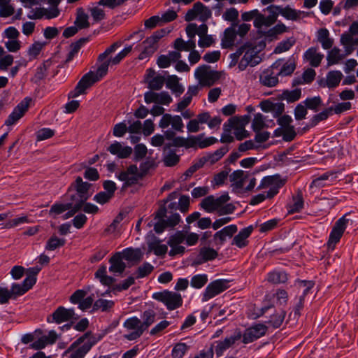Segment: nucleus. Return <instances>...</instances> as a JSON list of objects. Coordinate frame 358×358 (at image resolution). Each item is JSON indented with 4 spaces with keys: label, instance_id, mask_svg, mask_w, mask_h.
Masks as SVG:
<instances>
[{
    "label": "nucleus",
    "instance_id": "f257e3e1",
    "mask_svg": "<svg viewBox=\"0 0 358 358\" xmlns=\"http://www.w3.org/2000/svg\"><path fill=\"white\" fill-rule=\"evenodd\" d=\"M157 314L152 310H148L143 313L141 319L132 317L125 320L123 326L127 330L131 331L129 334H124V337L128 341H134L141 336L143 332L155 322Z\"/></svg>",
    "mask_w": 358,
    "mask_h": 358
},
{
    "label": "nucleus",
    "instance_id": "f03ea898",
    "mask_svg": "<svg viewBox=\"0 0 358 358\" xmlns=\"http://www.w3.org/2000/svg\"><path fill=\"white\" fill-rule=\"evenodd\" d=\"M91 186L90 183L84 182L80 176H78L68 189V196L70 201L83 206L92 195L90 192Z\"/></svg>",
    "mask_w": 358,
    "mask_h": 358
},
{
    "label": "nucleus",
    "instance_id": "7ed1b4c3",
    "mask_svg": "<svg viewBox=\"0 0 358 358\" xmlns=\"http://www.w3.org/2000/svg\"><path fill=\"white\" fill-rule=\"evenodd\" d=\"M264 11H267L269 13L268 15V20L269 27L273 25L276 21L278 15H281L287 20H290L293 21L298 20L304 16L308 15V13L301 10H296L294 8H290L289 6L282 7L280 6L271 5L264 9Z\"/></svg>",
    "mask_w": 358,
    "mask_h": 358
},
{
    "label": "nucleus",
    "instance_id": "20e7f679",
    "mask_svg": "<svg viewBox=\"0 0 358 358\" xmlns=\"http://www.w3.org/2000/svg\"><path fill=\"white\" fill-rule=\"evenodd\" d=\"M171 30L161 29L155 31L150 37H148L143 43V50L138 55L141 60L145 59L152 55L159 48V41L161 38L169 34Z\"/></svg>",
    "mask_w": 358,
    "mask_h": 358
},
{
    "label": "nucleus",
    "instance_id": "39448f33",
    "mask_svg": "<svg viewBox=\"0 0 358 358\" xmlns=\"http://www.w3.org/2000/svg\"><path fill=\"white\" fill-rule=\"evenodd\" d=\"M194 77L201 87H210L220 78V73L212 70L210 66L203 64L195 70Z\"/></svg>",
    "mask_w": 358,
    "mask_h": 358
},
{
    "label": "nucleus",
    "instance_id": "423d86ee",
    "mask_svg": "<svg viewBox=\"0 0 358 358\" xmlns=\"http://www.w3.org/2000/svg\"><path fill=\"white\" fill-rule=\"evenodd\" d=\"M152 298L163 303L169 310L178 308L182 304L181 294L169 290L155 292L152 294Z\"/></svg>",
    "mask_w": 358,
    "mask_h": 358
},
{
    "label": "nucleus",
    "instance_id": "0eeeda50",
    "mask_svg": "<svg viewBox=\"0 0 358 358\" xmlns=\"http://www.w3.org/2000/svg\"><path fill=\"white\" fill-rule=\"evenodd\" d=\"M285 184V181L279 175L268 176L263 178L257 189L269 188L267 192V197L272 198L278 193L279 189Z\"/></svg>",
    "mask_w": 358,
    "mask_h": 358
},
{
    "label": "nucleus",
    "instance_id": "6e6552de",
    "mask_svg": "<svg viewBox=\"0 0 358 358\" xmlns=\"http://www.w3.org/2000/svg\"><path fill=\"white\" fill-rule=\"evenodd\" d=\"M229 281L225 279L215 280L208 285L202 295V301L206 302L229 288Z\"/></svg>",
    "mask_w": 358,
    "mask_h": 358
},
{
    "label": "nucleus",
    "instance_id": "1a4fd4ad",
    "mask_svg": "<svg viewBox=\"0 0 358 358\" xmlns=\"http://www.w3.org/2000/svg\"><path fill=\"white\" fill-rule=\"evenodd\" d=\"M97 82V78L94 76L93 71L85 73L78 83L75 89L69 94V98H76L80 94H85L87 89Z\"/></svg>",
    "mask_w": 358,
    "mask_h": 358
},
{
    "label": "nucleus",
    "instance_id": "9d476101",
    "mask_svg": "<svg viewBox=\"0 0 358 358\" xmlns=\"http://www.w3.org/2000/svg\"><path fill=\"white\" fill-rule=\"evenodd\" d=\"M348 222V220L345 218V216L342 217L336 222L327 242L329 249H334L336 244L342 237L346 229Z\"/></svg>",
    "mask_w": 358,
    "mask_h": 358
},
{
    "label": "nucleus",
    "instance_id": "9b49d317",
    "mask_svg": "<svg viewBox=\"0 0 358 358\" xmlns=\"http://www.w3.org/2000/svg\"><path fill=\"white\" fill-rule=\"evenodd\" d=\"M169 126L173 131L182 132L184 129V123L180 115H172L169 113H165L159 122V127L165 129Z\"/></svg>",
    "mask_w": 358,
    "mask_h": 358
},
{
    "label": "nucleus",
    "instance_id": "f8f14e48",
    "mask_svg": "<svg viewBox=\"0 0 358 358\" xmlns=\"http://www.w3.org/2000/svg\"><path fill=\"white\" fill-rule=\"evenodd\" d=\"M268 327L263 324H257L245 329L242 334L243 343L248 344L264 336Z\"/></svg>",
    "mask_w": 358,
    "mask_h": 358
},
{
    "label": "nucleus",
    "instance_id": "ddd939ff",
    "mask_svg": "<svg viewBox=\"0 0 358 358\" xmlns=\"http://www.w3.org/2000/svg\"><path fill=\"white\" fill-rule=\"evenodd\" d=\"M75 312L73 308H66L64 306H59L52 314L47 319L48 322L61 324L74 319Z\"/></svg>",
    "mask_w": 358,
    "mask_h": 358
},
{
    "label": "nucleus",
    "instance_id": "4468645a",
    "mask_svg": "<svg viewBox=\"0 0 358 358\" xmlns=\"http://www.w3.org/2000/svg\"><path fill=\"white\" fill-rule=\"evenodd\" d=\"M30 101L31 99L27 97L19 103L5 121V124L11 126L23 117L29 108Z\"/></svg>",
    "mask_w": 358,
    "mask_h": 358
},
{
    "label": "nucleus",
    "instance_id": "2eb2a0df",
    "mask_svg": "<svg viewBox=\"0 0 358 358\" xmlns=\"http://www.w3.org/2000/svg\"><path fill=\"white\" fill-rule=\"evenodd\" d=\"M241 18L243 21L246 22L250 21L255 18L254 26L258 29H260L264 26L266 27H269V22H268V15L265 16L259 13L257 9L242 13Z\"/></svg>",
    "mask_w": 358,
    "mask_h": 358
},
{
    "label": "nucleus",
    "instance_id": "dca6fc26",
    "mask_svg": "<svg viewBox=\"0 0 358 358\" xmlns=\"http://www.w3.org/2000/svg\"><path fill=\"white\" fill-rule=\"evenodd\" d=\"M89 333H85L74 341L64 352V355L69 354V358H84L87 352L80 345L88 336Z\"/></svg>",
    "mask_w": 358,
    "mask_h": 358
},
{
    "label": "nucleus",
    "instance_id": "f3484780",
    "mask_svg": "<svg viewBox=\"0 0 358 358\" xmlns=\"http://www.w3.org/2000/svg\"><path fill=\"white\" fill-rule=\"evenodd\" d=\"M116 175L120 180L124 182V187L136 184L139 178L138 167L134 164L130 165L127 170L116 173Z\"/></svg>",
    "mask_w": 358,
    "mask_h": 358
},
{
    "label": "nucleus",
    "instance_id": "a211bd4d",
    "mask_svg": "<svg viewBox=\"0 0 358 358\" xmlns=\"http://www.w3.org/2000/svg\"><path fill=\"white\" fill-rule=\"evenodd\" d=\"M242 337L241 331H236L233 335L227 337L224 341H219L217 342L215 346V354L217 357L223 355L224 352L231 348L236 341L240 340Z\"/></svg>",
    "mask_w": 358,
    "mask_h": 358
},
{
    "label": "nucleus",
    "instance_id": "6ab92c4d",
    "mask_svg": "<svg viewBox=\"0 0 358 358\" xmlns=\"http://www.w3.org/2000/svg\"><path fill=\"white\" fill-rule=\"evenodd\" d=\"M144 99L146 103H155L162 105H169L172 102V98L167 92L160 93L148 91L144 94Z\"/></svg>",
    "mask_w": 358,
    "mask_h": 358
},
{
    "label": "nucleus",
    "instance_id": "aec40b11",
    "mask_svg": "<svg viewBox=\"0 0 358 358\" xmlns=\"http://www.w3.org/2000/svg\"><path fill=\"white\" fill-rule=\"evenodd\" d=\"M343 76L340 71H331L328 72L325 79H321L319 81V85L329 89L336 88L341 83Z\"/></svg>",
    "mask_w": 358,
    "mask_h": 358
},
{
    "label": "nucleus",
    "instance_id": "412c9836",
    "mask_svg": "<svg viewBox=\"0 0 358 358\" xmlns=\"http://www.w3.org/2000/svg\"><path fill=\"white\" fill-rule=\"evenodd\" d=\"M107 150L119 159L129 157L132 153V148L129 146H123L120 142L115 141L107 148Z\"/></svg>",
    "mask_w": 358,
    "mask_h": 358
},
{
    "label": "nucleus",
    "instance_id": "4be33fe9",
    "mask_svg": "<svg viewBox=\"0 0 358 358\" xmlns=\"http://www.w3.org/2000/svg\"><path fill=\"white\" fill-rule=\"evenodd\" d=\"M246 176L242 170L234 171L229 175V180L231 182L232 191L236 193L241 192L243 187Z\"/></svg>",
    "mask_w": 358,
    "mask_h": 358
},
{
    "label": "nucleus",
    "instance_id": "5701e85b",
    "mask_svg": "<svg viewBox=\"0 0 358 358\" xmlns=\"http://www.w3.org/2000/svg\"><path fill=\"white\" fill-rule=\"evenodd\" d=\"M181 53L175 51H170L167 55H161L158 57L157 64L159 68L165 69L171 66L172 63L181 58Z\"/></svg>",
    "mask_w": 358,
    "mask_h": 358
},
{
    "label": "nucleus",
    "instance_id": "b1692460",
    "mask_svg": "<svg viewBox=\"0 0 358 358\" xmlns=\"http://www.w3.org/2000/svg\"><path fill=\"white\" fill-rule=\"evenodd\" d=\"M166 208L165 206H161L156 212L155 220H157L154 225V230L157 234L162 233L166 227H169L166 220Z\"/></svg>",
    "mask_w": 358,
    "mask_h": 358
},
{
    "label": "nucleus",
    "instance_id": "393cba45",
    "mask_svg": "<svg viewBox=\"0 0 358 358\" xmlns=\"http://www.w3.org/2000/svg\"><path fill=\"white\" fill-rule=\"evenodd\" d=\"M254 228L252 225L242 229L239 233L234 237L232 245H236L239 248L248 245V238L251 235Z\"/></svg>",
    "mask_w": 358,
    "mask_h": 358
},
{
    "label": "nucleus",
    "instance_id": "a878e982",
    "mask_svg": "<svg viewBox=\"0 0 358 358\" xmlns=\"http://www.w3.org/2000/svg\"><path fill=\"white\" fill-rule=\"evenodd\" d=\"M236 27H237V23H232L230 27L225 29L221 43L223 48H229L234 46L237 35L235 30Z\"/></svg>",
    "mask_w": 358,
    "mask_h": 358
},
{
    "label": "nucleus",
    "instance_id": "bb28decb",
    "mask_svg": "<svg viewBox=\"0 0 358 358\" xmlns=\"http://www.w3.org/2000/svg\"><path fill=\"white\" fill-rule=\"evenodd\" d=\"M232 129L234 130V134L238 141H241L250 136L249 132L245 130V127L237 124H230L228 120L223 125V130L231 131Z\"/></svg>",
    "mask_w": 358,
    "mask_h": 358
},
{
    "label": "nucleus",
    "instance_id": "cd10ccee",
    "mask_svg": "<svg viewBox=\"0 0 358 358\" xmlns=\"http://www.w3.org/2000/svg\"><path fill=\"white\" fill-rule=\"evenodd\" d=\"M123 257L120 252H116L109 260L110 266L109 271L113 273L121 274L126 268V264L122 261Z\"/></svg>",
    "mask_w": 358,
    "mask_h": 358
},
{
    "label": "nucleus",
    "instance_id": "c85d7f7f",
    "mask_svg": "<svg viewBox=\"0 0 358 358\" xmlns=\"http://www.w3.org/2000/svg\"><path fill=\"white\" fill-rule=\"evenodd\" d=\"M303 57L309 62L310 66L317 67L320 66L324 55L318 52L316 48L312 47L306 51Z\"/></svg>",
    "mask_w": 358,
    "mask_h": 358
},
{
    "label": "nucleus",
    "instance_id": "c756f323",
    "mask_svg": "<svg viewBox=\"0 0 358 358\" xmlns=\"http://www.w3.org/2000/svg\"><path fill=\"white\" fill-rule=\"evenodd\" d=\"M229 148L227 146H223L213 153H208L206 155L201 158V162H203V165L206 162H210V164H213L218 162L227 152Z\"/></svg>",
    "mask_w": 358,
    "mask_h": 358
},
{
    "label": "nucleus",
    "instance_id": "7c9ffc66",
    "mask_svg": "<svg viewBox=\"0 0 358 358\" xmlns=\"http://www.w3.org/2000/svg\"><path fill=\"white\" fill-rule=\"evenodd\" d=\"M173 48L175 52L180 53L182 51H190L195 49L196 43L194 40L185 41L182 38H177L173 42Z\"/></svg>",
    "mask_w": 358,
    "mask_h": 358
},
{
    "label": "nucleus",
    "instance_id": "2f4dec72",
    "mask_svg": "<svg viewBox=\"0 0 358 358\" xmlns=\"http://www.w3.org/2000/svg\"><path fill=\"white\" fill-rule=\"evenodd\" d=\"M166 87L178 96L182 94L185 90L183 86L179 83V79L176 76H170L166 80Z\"/></svg>",
    "mask_w": 358,
    "mask_h": 358
},
{
    "label": "nucleus",
    "instance_id": "473e14b6",
    "mask_svg": "<svg viewBox=\"0 0 358 358\" xmlns=\"http://www.w3.org/2000/svg\"><path fill=\"white\" fill-rule=\"evenodd\" d=\"M317 38L325 50L330 49L334 44V40L329 37V32L326 28H322L317 31Z\"/></svg>",
    "mask_w": 358,
    "mask_h": 358
},
{
    "label": "nucleus",
    "instance_id": "72a5a7b5",
    "mask_svg": "<svg viewBox=\"0 0 358 358\" xmlns=\"http://www.w3.org/2000/svg\"><path fill=\"white\" fill-rule=\"evenodd\" d=\"M74 24L79 29H86L90 26L89 16L83 8H77Z\"/></svg>",
    "mask_w": 358,
    "mask_h": 358
},
{
    "label": "nucleus",
    "instance_id": "f704fd0d",
    "mask_svg": "<svg viewBox=\"0 0 358 358\" xmlns=\"http://www.w3.org/2000/svg\"><path fill=\"white\" fill-rule=\"evenodd\" d=\"M262 85L266 87H274L278 83V78L277 75H273L271 70L264 71L259 78Z\"/></svg>",
    "mask_w": 358,
    "mask_h": 358
},
{
    "label": "nucleus",
    "instance_id": "c9c22d12",
    "mask_svg": "<svg viewBox=\"0 0 358 358\" xmlns=\"http://www.w3.org/2000/svg\"><path fill=\"white\" fill-rule=\"evenodd\" d=\"M285 315V311L282 309L275 310V313L270 316L266 323L273 328H278L282 324Z\"/></svg>",
    "mask_w": 358,
    "mask_h": 358
},
{
    "label": "nucleus",
    "instance_id": "e433bc0d",
    "mask_svg": "<svg viewBox=\"0 0 358 358\" xmlns=\"http://www.w3.org/2000/svg\"><path fill=\"white\" fill-rule=\"evenodd\" d=\"M122 257L125 260L138 262L141 260L143 254L139 248H127L123 250Z\"/></svg>",
    "mask_w": 358,
    "mask_h": 358
},
{
    "label": "nucleus",
    "instance_id": "4c0bfd02",
    "mask_svg": "<svg viewBox=\"0 0 358 358\" xmlns=\"http://www.w3.org/2000/svg\"><path fill=\"white\" fill-rule=\"evenodd\" d=\"M97 3L96 6L88 8V12L92 17L94 23H99L106 19L105 10Z\"/></svg>",
    "mask_w": 358,
    "mask_h": 358
},
{
    "label": "nucleus",
    "instance_id": "58836bf2",
    "mask_svg": "<svg viewBox=\"0 0 358 358\" xmlns=\"http://www.w3.org/2000/svg\"><path fill=\"white\" fill-rule=\"evenodd\" d=\"M52 64L53 61L49 59L45 61L40 66H38L36 69V72L34 78L35 82H38L44 79L48 74V69H50Z\"/></svg>",
    "mask_w": 358,
    "mask_h": 358
},
{
    "label": "nucleus",
    "instance_id": "ea45409f",
    "mask_svg": "<svg viewBox=\"0 0 358 358\" xmlns=\"http://www.w3.org/2000/svg\"><path fill=\"white\" fill-rule=\"evenodd\" d=\"M217 255V252L214 249L204 247L200 250L198 257L200 258L201 260L198 261L197 264H201L204 262L215 259Z\"/></svg>",
    "mask_w": 358,
    "mask_h": 358
},
{
    "label": "nucleus",
    "instance_id": "a19ab883",
    "mask_svg": "<svg viewBox=\"0 0 358 358\" xmlns=\"http://www.w3.org/2000/svg\"><path fill=\"white\" fill-rule=\"evenodd\" d=\"M180 161V157L176 152L168 150L164 151L163 162L167 167L176 166Z\"/></svg>",
    "mask_w": 358,
    "mask_h": 358
},
{
    "label": "nucleus",
    "instance_id": "79ce46f5",
    "mask_svg": "<svg viewBox=\"0 0 358 358\" xmlns=\"http://www.w3.org/2000/svg\"><path fill=\"white\" fill-rule=\"evenodd\" d=\"M148 250L157 256H163L167 252L168 248L166 245H161L159 240H156L148 243Z\"/></svg>",
    "mask_w": 358,
    "mask_h": 358
},
{
    "label": "nucleus",
    "instance_id": "37998d69",
    "mask_svg": "<svg viewBox=\"0 0 358 358\" xmlns=\"http://www.w3.org/2000/svg\"><path fill=\"white\" fill-rule=\"evenodd\" d=\"M331 114L332 108H328L324 109L321 113L313 116V117L310 119L309 122L308 127H315L320 122L327 120Z\"/></svg>",
    "mask_w": 358,
    "mask_h": 358
},
{
    "label": "nucleus",
    "instance_id": "c03bdc74",
    "mask_svg": "<svg viewBox=\"0 0 358 358\" xmlns=\"http://www.w3.org/2000/svg\"><path fill=\"white\" fill-rule=\"evenodd\" d=\"M10 2L11 0H0V17H8L14 14L15 8Z\"/></svg>",
    "mask_w": 358,
    "mask_h": 358
},
{
    "label": "nucleus",
    "instance_id": "a18cd8bd",
    "mask_svg": "<svg viewBox=\"0 0 358 358\" xmlns=\"http://www.w3.org/2000/svg\"><path fill=\"white\" fill-rule=\"evenodd\" d=\"M88 41L87 38H80L75 43H71L70 48L71 50L68 53L66 62H69L73 59L75 55L78 52L81 47Z\"/></svg>",
    "mask_w": 358,
    "mask_h": 358
},
{
    "label": "nucleus",
    "instance_id": "49530a36",
    "mask_svg": "<svg viewBox=\"0 0 358 358\" xmlns=\"http://www.w3.org/2000/svg\"><path fill=\"white\" fill-rule=\"evenodd\" d=\"M303 207V199L301 191H298L296 196H293V203L289 206V213H294L299 212Z\"/></svg>",
    "mask_w": 358,
    "mask_h": 358
},
{
    "label": "nucleus",
    "instance_id": "de8ad7c7",
    "mask_svg": "<svg viewBox=\"0 0 358 358\" xmlns=\"http://www.w3.org/2000/svg\"><path fill=\"white\" fill-rule=\"evenodd\" d=\"M244 52L245 54L243 58L246 59V61L249 62L250 66H255L260 62L261 59L257 55V52H255L254 48H250L248 45V48Z\"/></svg>",
    "mask_w": 358,
    "mask_h": 358
},
{
    "label": "nucleus",
    "instance_id": "09e8293b",
    "mask_svg": "<svg viewBox=\"0 0 358 358\" xmlns=\"http://www.w3.org/2000/svg\"><path fill=\"white\" fill-rule=\"evenodd\" d=\"M201 207L208 213H213L217 210L215 196L210 195L204 198L200 203Z\"/></svg>",
    "mask_w": 358,
    "mask_h": 358
},
{
    "label": "nucleus",
    "instance_id": "8fccbe9b",
    "mask_svg": "<svg viewBox=\"0 0 358 358\" xmlns=\"http://www.w3.org/2000/svg\"><path fill=\"white\" fill-rule=\"evenodd\" d=\"M267 280L273 284L283 283L287 280V274L280 271H273L268 274Z\"/></svg>",
    "mask_w": 358,
    "mask_h": 358
},
{
    "label": "nucleus",
    "instance_id": "3c124183",
    "mask_svg": "<svg viewBox=\"0 0 358 358\" xmlns=\"http://www.w3.org/2000/svg\"><path fill=\"white\" fill-rule=\"evenodd\" d=\"M343 56L341 54V50L338 48H332L327 55V59L328 61V65H333L338 64Z\"/></svg>",
    "mask_w": 358,
    "mask_h": 358
},
{
    "label": "nucleus",
    "instance_id": "603ef678",
    "mask_svg": "<svg viewBox=\"0 0 358 358\" xmlns=\"http://www.w3.org/2000/svg\"><path fill=\"white\" fill-rule=\"evenodd\" d=\"M166 80L164 76L157 75L148 80V88L151 90H159L162 88Z\"/></svg>",
    "mask_w": 358,
    "mask_h": 358
},
{
    "label": "nucleus",
    "instance_id": "864d4df0",
    "mask_svg": "<svg viewBox=\"0 0 358 358\" xmlns=\"http://www.w3.org/2000/svg\"><path fill=\"white\" fill-rule=\"evenodd\" d=\"M208 280L206 274H197L192 278L190 285L194 288L201 289L207 283Z\"/></svg>",
    "mask_w": 358,
    "mask_h": 358
},
{
    "label": "nucleus",
    "instance_id": "5fc2aeb1",
    "mask_svg": "<svg viewBox=\"0 0 358 358\" xmlns=\"http://www.w3.org/2000/svg\"><path fill=\"white\" fill-rule=\"evenodd\" d=\"M66 240L64 238H59L56 236H51L45 245L47 250H55V249L64 245Z\"/></svg>",
    "mask_w": 358,
    "mask_h": 358
},
{
    "label": "nucleus",
    "instance_id": "6e6d98bb",
    "mask_svg": "<svg viewBox=\"0 0 358 358\" xmlns=\"http://www.w3.org/2000/svg\"><path fill=\"white\" fill-rule=\"evenodd\" d=\"M301 91L300 89H295L292 91H285L281 94V99L292 103L299 100L301 97Z\"/></svg>",
    "mask_w": 358,
    "mask_h": 358
},
{
    "label": "nucleus",
    "instance_id": "4d7b16f0",
    "mask_svg": "<svg viewBox=\"0 0 358 358\" xmlns=\"http://www.w3.org/2000/svg\"><path fill=\"white\" fill-rule=\"evenodd\" d=\"M330 177L331 178V180H333L334 179H335L336 178L335 173L327 172V173L322 174L320 177H318L313 180L310 187H311L313 186L319 187H323L326 185V183L324 182L326 180H328Z\"/></svg>",
    "mask_w": 358,
    "mask_h": 358
},
{
    "label": "nucleus",
    "instance_id": "13d9d810",
    "mask_svg": "<svg viewBox=\"0 0 358 358\" xmlns=\"http://www.w3.org/2000/svg\"><path fill=\"white\" fill-rule=\"evenodd\" d=\"M266 127L265 117L262 113L255 115L252 123V128L254 131H259Z\"/></svg>",
    "mask_w": 358,
    "mask_h": 358
},
{
    "label": "nucleus",
    "instance_id": "bf43d9fd",
    "mask_svg": "<svg viewBox=\"0 0 358 358\" xmlns=\"http://www.w3.org/2000/svg\"><path fill=\"white\" fill-rule=\"evenodd\" d=\"M114 304L113 301L99 299L94 302V308L101 309L103 312L109 311L114 306Z\"/></svg>",
    "mask_w": 358,
    "mask_h": 358
},
{
    "label": "nucleus",
    "instance_id": "052dcab7",
    "mask_svg": "<svg viewBox=\"0 0 358 358\" xmlns=\"http://www.w3.org/2000/svg\"><path fill=\"white\" fill-rule=\"evenodd\" d=\"M189 347L187 344L184 343H177L173 348L171 352V356L173 358H182L186 352L187 351Z\"/></svg>",
    "mask_w": 358,
    "mask_h": 358
},
{
    "label": "nucleus",
    "instance_id": "680f3d73",
    "mask_svg": "<svg viewBox=\"0 0 358 358\" xmlns=\"http://www.w3.org/2000/svg\"><path fill=\"white\" fill-rule=\"evenodd\" d=\"M304 103L307 108L315 111H317L319 107L322 106V99L319 96L311 98H307L304 101Z\"/></svg>",
    "mask_w": 358,
    "mask_h": 358
},
{
    "label": "nucleus",
    "instance_id": "e2e57ef3",
    "mask_svg": "<svg viewBox=\"0 0 358 358\" xmlns=\"http://www.w3.org/2000/svg\"><path fill=\"white\" fill-rule=\"evenodd\" d=\"M287 31V27L283 23H278L273 28L264 33L267 37H275L278 34H281Z\"/></svg>",
    "mask_w": 358,
    "mask_h": 358
},
{
    "label": "nucleus",
    "instance_id": "0e129e2a",
    "mask_svg": "<svg viewBox=\"0 0 358 358\" xmlns=\"http://www.w3.org/2000/svg\"><path fill=\"white\" fill-rule=\"evenodd\" d=\"M89 335L85 338V341L81 345L85 350L88 352L93 345H94L98 341H99L101 339V336H92L91 335L90 332H88Z\"/></svg>",
    "mask_w": 358,
    "mask_h": 358
},
{
    "label": "nucleus",
    "instance_id": "69168bd1",
    "mask_svg": "<svg viewBox=\"0 0 358 358\" xmlns=\"http://www.w3.org/2000/svg\"><path fill=\"white\" fill-rule=\"evenodd\" d=\"M155 162L152 158H148L140 164V177L145 176L150 169L155 167Z\"/></svg>",
    "mask_w": 358,
    "mask_h": 358
},
{
    "label": "nucleus",
    "instance_id": "338daca9",
    "mask_svg": "<svg viewBox=\"0 0 358 358\" xmlns=\"http://www.w3.org/2000/svg\"><path fill=\"white\" fill-rule=\"evenodd\" d=\"M102 63L98 67L96 71L94 72V76L96 77L97 81L100 80L103 76L107 74L108 70V66L111 64L110 59L103 60Z\"/></svg>",
    "mask_w": 358,
    "mask_h": 358
},
{
    "label": "nucleus",
    "instance_id": "774afa93",
    "mask_svg": "<svg viewBox=\"0 0 358 358\" xmlns=\"http://www.w3.org/2000/svg\"><path fill=\"white\" fill-rule=\"evenodd\" d=\"M185 240V234L182 231H177L175 234L171 236L167 243L169 246H177Z\"/></svg>",
    "mask_w": 358,
    "mask_h": 358
}]
</instances>
